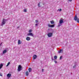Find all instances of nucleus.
<instances>
[{
    "instance_id": "obj_22",
    "label": "nucleus",
    "mask_w": 79,
    "mask_h": 79,
    "mask_svg": "<svg viewBox=\"0 0 79 79\" xmlns=\"http://www.w3.org/2000/svg\"><path fill=\"white\" fill-rule=\"evenodd\" d=\"M26 76H28V75H29V73H28L27 71L26 73Z\"/></svg>"
},
{
    "instance_id": "obj_7",
    "label": "nucleus",
    "mask_w": 79,
    "mask_h": 79,
    "mask_svg": "<svg viewBox=\"0 0 79 79\" xmlns=\"http://www.w3.org/2000/svg\"><path fill=\"white\" fill-rule=\"evenodd\" d=\"M26 40H27L29 41V40H31V38H30V37L27 36L26 38Z\"/></svg>"
},
{
    "instance_id": "obj_9",
    "label": "nucleus",
    "mask_w": 79,
    "mask_h": 79,
    "mask_svg": "<svg viewBox=\"0 0 79 79\" xmlns=\"http://www.w3.org/2000/svg\"><path fill=\"white\" fill-rule=\"evenodd\" d=\"M27 35H31V36H34V35L32 33H30L27 34Z\"/></svg>"
},
{
    "instance_id": "obj_29",
    "label": "nucleus",
    "mask_w": 79,
    "mask_h": 79,
    "mask_svg": "<svg viewBox=\"0 0 79 79\" xmlns=\"http://www.w3.org/2000/svg\"><path fill=\"white\" fill-rule=\"evenodd\" d=\"M0 76H2V74L0 73Z\"/></svg>"
},
{
    "instance_id": "obj_32",
    "label": "nucleus",
    "mask_w": 79,
    "mask_h": 79,
    "mask_svg": "<svg viewBox=\"0 0 79 79\" xmlns=\"http://www.w3.org/2000/svg\"><path fill=\"white\" fill-rule=\"evenodd\" d=\"M39 6H39L40 5V4L39 3L38 5Z\"/></svg>"
},
{
    "instance_id": "obj_27",
    "label": "nucleus",
    "mask_w": 79,
    "mask_h": 79,
    "mask_svg": "<svg viewBox=\"0 0 79 79\" xmlns=\"http://www.w3.org/2000/svg\"><path fill=\"white\" fill-rule=\"evenodd\" d=\"M54 62H55V63H57V61H54Z\"/></svg>"
},
{
    "instance_id": "obj_12",
    "label": "nucleus",
    "mask_w": 79,
    "mask_h": 79,
    "mask_svg": "<svg viewBox=\"0 0 79 79\" xmlns=\"http://www.w3.org/2000/svg\"><path fill=\"white\" fill-rule=\"evenodd\" d=\"M3 65L2 63H1L0 65V69H1L2 68V67H3Z\"/></svg>"
},
{
    "instance_id": "obj_16",
    "label": "nucleus",
    "mask_w": 79,
    "mask_h": 79,
    "mask_svg": "<svg viewBox=\"0 0 79 79\" xmlns=\"http://www.w3.org/2000/svg\"><path fill=\"white\" fill-rule=\"evenodd\" d=\"M6 52V50H5L4 51H3V54H5Z\"/></svg>"
},
{
    "instance_id": "obj_11",
    "label": "nucleus",
    "mask_w": 79,
    "mask_h": 79,
    "mask_svg": "<svg viewBox=\"0 0 79 79\" xmlns=\"http://www.w3.org/2000/svg\"><path fill=\"white\" fill-rule=\"evenodd\" d=\"M37 55H34L33 56V59H34V60H35V59H36V58H37Z\"/></svg>"
},
{
    "instance_id": "obj_10",
    "label": "nucleus",
    "mask_w": 79,
    "mask_h": 79,
    "mask_svg": "<svg viewBox=\"0 0 79 79\" xmlns=\"http://www.w3.org/2000/svg\"><path fill=\"white\" fill-rule=\"evenodd\" d=\"M22 43V42L20 41V40H19L18 42V44L20 45Z\"/></svg>"
},
{
    "instance_id": "obj_14",
    "label": "nucleus",
    "mask_w": 79,
    "mask_h": 79,
    "mask_svg": "<svg viewBox=\"0 0 79 79\" xmlns=\"http://www.w3.org/2000/svg\"><path fill=\"white\" fill-rule=\"evenodd\" d=\"M61 26H62V24L59 23L58 25V27H60Z\"/></svg>"
},
{
    "instance_id": "obj_35",
    "label": "nucleus",
    "mask_w": 79,
    "mask_h": 79,
    "mask_svg": "<svg viewBox=\"0 0 79 79\" xmlns=\"http://www.w3.org/2000/svg\"><path fill=\"white\" fill-rule=\"evenodd\" d=\"M42 71H44V69H42Z\"/></svg>"
},
{
    "instance_id": "obj_25",
    "label": "nucleus",
    "mask_w": 79,
    "mask_h": 79,
    "mask_svg": "<svg viewBox=\"0 0 79 79\" xmlns=\"http://www.w3.org/2000/svg\"><path fill=\"white\" fill-rule=\"evenodd\" d=\"M76 68V65L73 67V68Z\"/></svg>"
},
{
    "instance_id": "obj_20",
    "label": "nucleus",
    "mask_w": 79,
    "mask_h": 79,
    "mask_svg": "<svg viewBox=\"0 0 79 79\" xmlns=\"http://www.w3.org/2000/svg\"><path fill=\"white\" fill-rule=\"evenodd\" d=\"M35 22L36 23H39V20H35Z\"/></svg>"
},
{
    "instance_id": "obj_5",
    "label": "nucleus",
    "mask_w": 79,
    "mask_h": 79,
    "mask_svg": "<svg viewBox=\"0 0 79 79\" xmlns=\"http://www.w3.org/2000/svg\"><path fill=\"white\" fill-rule=\"evenodd\" d=\"M48 26L50 27H55V25H50V24H48Z\"/></svg>"
},
{
    "instance_id": "obj_19",
    "label": "nucleus",
    "mask_w": 79,
    "mask_h": 79,
    "mask_svg": "<svg viewBox=\"0 0 79 79\" xmlns=\"http://www.w3.org/2000/svg\"><path fill=\"white\" fill-rule=\"evenodd\" d=\"M10 62H9L7 64V65L6 66H8L9 65H10Z\"/></svg>"
},
{
    "instance_id": "obj_28",
    "label": "nucleus",
    "mask_w": 79,
    "mask_h": 79,
    "mask_svg": "<svg viewBox=\"0 0 79 79\" xmlns=\"http://www.w3.org/2000/svg\"><path fill=\"white\" fill-rule=\"evenodd\" d=\"M35 25L36 26H37V25H38V24L37 23V24H35Z\"/></svg>"
},
{
    "instance_id": "obj_15",
    "label": "nucleus",
    "mask_w": 79,
    "mask_h": 79,
    "mask_svg": "<svg viewBox=\"0 0 79 79\" xmlns=\"http://www.w3.org/2000/svg\"><path fill=\"white\" fill-rule=\"evenodd\" d=\"M28 70L29 73H31V71H32V69H31V68H29Z\"/></svg>"
},
{
    "instance_id": "obj_8",
    "label": "nucleus",
    "mask_w": 79,
    "mask_h": 79,
    "mask_svg": "<svg viewBox=\"0 0 79 79\" xmlns=\"http://www.w3.org/2000/svg\"><path fill=\"white\" fill-rule=\"evenodd\" d=\"M63 49H60V51H59L58 53H63Z\"/></svg>"
},
{
    "instance_id": "obj_23",
    "label": "nucleus",
    "mask_w": 79,
    "mask_h": 79,
    "mask_svg": "<svg viewBox=\"0 0 79 79\" xmlns=\"http://www.w3.org/2000/svg\"><path fill=\"white\" fill-rule=\"evenodd\" d=\"M63 58V56H61L60 57V60H61V59Z\"/></svg>"
},
{
    "instance_id": "obj_13",
    "label": "nucleus",
    "mask_w": 79,
    "mask_h": 79,
    "mask_svg": "<svg viewBox=\"0 0 79 79\" xmlns=\"http://www.w3.org/2000/svg\"><path fill=\"white\" fill-rule=\"evenodd\" d=\"M11 75L10 73H8L7 75V77H11Z\"/></svg>"
},
{
    "instance_id": "obj_31",
    "label": "nucleus",
    "mask_w": 79,
    "mask_h": 79,
    "mask_svg": "<svg viewBox=\"0 0 79 79\" xmlns=\"http://www.w3.org/2000/svg\"><path fill=\"white\" fill-rule=\"evenodd\" d=\"M69 2H71V1H72V0H69Z\"/></svg>"
},
{
    "instance_id": "obj_33",
    "label": "nucleus",
    "mask_w": 79,
    "mask_h": 79,
    "mask_svg": "<svg viewBox=\"0 0 79 79\" xmlns=\"http://www.w3.org/2000/svg\"><path fill=\"white\" fill-rule=\"evenodd\" d=\"M19 28V27H17V29H18V28Z\"/></svg>"
},
{
    "instance_id": "obj_30",
    "label": "nucleus",
    "mask_w": 79,
    "mask_h": 79,
    "mask_svg": "<svg viewBox=\"0 0 79 79\" xmlns=\"http://www.w3.org/2000/svg\"><path fill=\"white\" fill-rule=\"evenodd\" d=\"M2 43H1L0 44V46H1V45H2Z\"/></svg>"
},
{
    "instance_id": "obj_17",
    "label": "nucleus",
    "mask_w": 79,
    "mask_h": 79,
    "mask_svg": "<svg viewBox=\"0 0 79 79\" xmlns=\"http://www.w3.org/2000/svg\"><path fill=\"white\" fill-rule=\"evenodd\" d=\"M24 12H25V13H26L27 12V9H25L23 10Z\"/></svg>"
},
{
    "instance_id": "obj_3",
    "label": "nucleus",
    "mask_w": 79,
    "mask_h": 79,
    "mask_svg": "<svg viewBox=\"0 0 79 79\" xmlns=\"http://www.w3.org/2000/svg\"><path fill=\"white\" fill-rule=\"evenodd\" d=\"M23 69V67L21 65H19L18 69V71H20L21 70Z\"/></svg>"
},
{
    "instance_id": "obj_34",
    "label": "nucleus",
    "mask_w": 79,
    "mask_h": 79,
    "mask_svg": "<svg viewBox=\"0 0 79 79\" xmlns=\"http://www.w3.org/2000/svg\"><path fill=\"white\" fill-rule=\"evenodd\" d=\"M52 60H54V59H52Z\"/></svg>"
},
{
    "instance_id": "obj_6",
    "label": "nucleus",
    "mask_w": 79,
    "mask_h": 79,
    "mask_svg": "<svg viewBox=\"0 0 79 79\" xmlns=\"http://www.w3.org/2000/svg\"><path fill=\"white\" fill-rule=\"evenodd\" d=\"M64 23V22H63V20L60 19L59 21V23L60 24H63Z\"/></svg>"
},
{
    "instance_id": "obj_21",
    "label": "nucleus",
    "mask_w": 79,
    "mask_h": 79,
    "mask_svg": "<svg viewBox=\"0 0 79 79\" xmlns=\"http://www.w3.org/2000/svg\"><path fill=\"white\" fill-rule=\"evenodd\" d=\"M54 59H57V56H55L54 57Z\"/></svg>"
},
{
    "instance_id": "obj_26",
    "label": "nucleus",
    "mask_w": 79,
    "mask_h": 79,
    "mask_svg": "<svg viewBox=\"0 0 79 79\" xmlns=\"http://www.w3.org/2000/svg\"><path fill=\"white\" fill-rule=\"evenodd\" d=\"M32 32V30H29V32Z\"/></svg>"
},
{
    "instance_id": "obj_18",
    "label": "nucleus",
    "mask_w": 79,
    "mask_h": 79,
    "mask_svg": "<svg viewBox=\"0 0 79 79\" xmlns=\"http://www.w3.org/2000/svg\"><path fill=\"white\" fill-rule=\"evenodd\" d=\"M50 22L51 23V24H54V21H50Z\"/></svg>"
},
{
    "instance_id": "obj_4",
    "label": "nucleus",
    "mask_w": 79,
    "mask_h": 79,
    "mask_svg": "<svg viewBox=\"0 0 79 79\" xmlns=\"http://www.w3.org/2000/svg\"><path fill=\"white\" fill-rule=\"evenodd\" d=\"M48 37H51L52 35H53V33L50 32L49 33H48Z\"/></svg>"
},
{
    "instance_id": "obj_1",
    "label": "nucleus",
    "mask_w": 79,
    "mask_h": 79,
    "mask_svg": "<svg viewBox=\"0 0 79 79\" xmlns=\"http://www.w3.org/2000/svg\"><path fill=\"white\" fill-rule=\"evenodd\" d=\"M7 21H8L7 19H3L2 20L1 26H3V25H4V24L6 23V22Z\"/></svg>"
},
{
    "instance_id": "obj_24",
    "label": "nucleus",
    "mask_w": 79,
    "mask_h": 79,
    "mask_svg": "<svg viewBox=\"0 0 79 79\" xmlns=\"http://www.w3.org/2000/svg\"><path fill=\"white\" fill-rule=\"evenodd\" d=\"M58 11H61V9H58Z\"/></svg>"
},
{
    "instance_id": "obj_2",
    "label": "nucleus",
    "mask_w": 79,
    "mask_h": 79,
    "mask_svg": "<svg viewBox=\"0 0 79 79\" xmlns=\"http://www.w3.org/2000/svg\"><path fill=\"white\" fill-rule=\"evenodd\" d=\"M75 21H77V23H79V19H77V15H75L74 18Z\"/></svg>"
}]
</instances>
